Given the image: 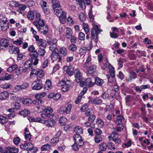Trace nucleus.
Wrapping results in <instances>:
<instances>
[{
    "instance_id": "12",
    "label": "nucleus",
    "mask_w": 153,
    "mask_h": 153,
    "mask_svg": "<svg viewBox=\"0 0 153 153\" xmlns=\"http://www.w3.org/2000/svg\"><path fill=\"white\" fill-rule=\"evenodd\" d=\"M19 151L18 148L15 147H7L4 151L3 153H17Z\"/></svg>"
},
{
    "instance_id": "24",
    "label": "nucleus",
    "mask_w": 153,
    "mask_h": 153,
    "mask_svg": "<svg viewBox=\"0 0 153 153\" xmlns=\"http://www.w3.org/2000/svg\"><path fill=\"white\" fill-rule=\"evenodd\" d=\"M52 86L51 84V82L49 79H47L44 85V88L45 90H48L51 89Z\"/></svg>"
},
{
    "instance_id": "40",
    "label": "nucleus",
    "mask_w": 153,
    "mask_h": 153,
    "mask_svg": "<svg viewBox=\"0 0 153 153\" xmlns=\"http://www.w3.org/2000/svg\"><path fill=\"white\" fill-rule=\"evenodd\" d=\"M27 17L30 20H33L34 19V12L32 11H30L28 13Z\"/></svg>"
},
{
    "instance_id": "32",
    "label": "nucleus",
    "mask_w": 153,
    "mask_h": 153,
    "mask_svg": "<svg viewBox=\"0 0 153 153\" xmlns=\"http://www.w3.org/2000/svg\"><path fill=\"white\" fill-rule=\"evenodd\" d=\"M25 138L26 140H30L31 138V135L27 129L26 128L25 129Z\"/></svg>"
},
{
    "instance_id": "41",
    "label": "nucleus",
    "mask_w": 153,
    "mask_h": 153,
    "mask_svg": "<svg viewBox=\"0 0 153 153\" xmlns=\"http://www.w3.org/2000/svg\"><path fill=\"white\" fill-rule=\"evenodd\" d=\"M60 53L62 54L64 56H66L67 53V50L66 48L65 47L61 48L59 50Z\"/></svg>"
},
{
    "instance_id": "8",
    "label": "nucleus",
    "mask_w": 153,
    "mask_h": 153,
    "mask_svg": "<svg viewBox=\"0 0 153 153\" xmlns=\"http://www.w3.org/2000/svg\"><path fill=\"white\" fill-rule=\"evenodd\" d=\"M33 24L38 29L40 27H42L44 26L45 28H48L47 25L45 24L44 21L43 19L34 21L33 22Z\"/></svg>"
},
{
    "instance_id": "26",
    "label": "nucleus",
    "mask_w": 153,
    "mask_h": 153,
    "mask_svg": "<svg viewBox=\"0 0 153 153\" xmlns=\"http://www.w3.org/2000/svg\"><path fill=\"white\" fill-rule=\"evenodd\" d=\"M28 51H30L31 53H34L33 55L35 56H38V54L37 51L35 50V48L33 45H30L28 48Z\"/></svg>"
},
{
    "instance_id": "61",
    "label": "nucleus",
    "mask_w": 153,
    "mask_h": 153,
    "mask_svg": "<svg viewBox=\"0 0 153 153\" xmlns=\"http://www.w3.org/2000/svg\"><path fill=\"white\" fill-rule=\"evenodd\" d=\"M13 141L15 145H18L20 142V139L19 137H16L13 139Z\"/></svg>"
},
{
    "instance_id": "63",
    "label": "nucleus",
    "mask_w": 153,
    "mask_h": 153,
    "mask_svg": "<svg viewBox=\"0 0 153 153\" xmlns=\"http://www.w3.org/2000/svg\"><path fill=\"white\" fill-rule=\"evenodd\" d=\"M40 3L42 8L47 7V2L44 0H41L40 1Z\"/></svg>"
},
{
    "instance_id": "21",
    "label": "nucleus",
    "mask_w": 153,
    "mask_h": 153,
    "mask_svg": "<svg viewBox=\"0 0 153 153\" xmlns=\"http://www.w3.org/2000/svg\"><path fill=\"white\" fill-rule=\"evenodd\" d=\"M8 43L7 40L5 39H1L0 42V48L3 49L4 48H6L8 47Z\"/></svg>"
},
{
    "instance_id": "31",
    "label": "nucleus",
    "mask_w": 153,
    "mask_h": 153,
    "mask_svg": "<svg viewBox=\"0 0 153 153\" xmlns=\"http://www.w3.org/2000/svg\"><path fill=\"white\" fill-rule=\"evenodd\" d=\"M108 137L109 140H111L112 139L113 141L118 137V135L116 132H113Z\"/></svg>"
},
{
    "instance_id": "27",
    "label": "nucleus",
    "mask_w": 153,
    "mask_h": 153,
    "mask_svg": "<svg viewBox=\"0 0 153 153\" xmlns=\"http://www.w3.org/2000/svg\"><path fill=\"white\" fill-rule=\"evenodd\" d=\"M69 82L68 81H66L62 88V90L63 92H66L69 88Z\"/></svg>"
},
{
    "instance_id": "49",
    "label": "nucleus",
    "mask_w": 153,
    "mask_h": 153,
    "mask_svg": "<svg viewBox=\"0 0 153 153\" xmlns=\"http://www.w3.org/2000/svg\"><path fill=\"white\" fill-rule=\"evenodd\" d=\"M72 33L71 29H67L65 31L66 36L67 38H70L72 36Z\"/></svg>"
},
{
    "instance_id": "5",
    "label": "nucleus",
    "mask_w": 153,
    "mask_h": 153,
    "mask_svg": "<svg viewBox=\"0 0 153 153\" xmlns=\"http://www.w3.org/2000/svg\"><path fill=\"white\" fill-rule=\"evenodd\" d=\"M32 70L30 74V76H33V75L35 74L38 77L42 78L45 75V72L43 70H40L38 68L33 69L31 68Z\"/></svg>"
},
{
    "instance_id": "52",
    "label": "nucleus",
    "mask_w": 153,
    "mask_h": 153,
    "mask_svg": "<svg viewBox=\"0 0 153 153\" xmlns=\"http://www.w3.org/2000/svg\"><path fill=\"white\" fill-rule=\"evenodd\" d=\"M18 66L16 65H14L9 67L7 69V71L10 72H11L12 71L16 69Z\"/></svg>"
},
{
    "instance_id": "11",
    "label": "nucleus",
    "mask_w": 153,
    "mask_h": 153,
    "mask_svg": "<svg viewBox=\"0 0 153 153\" xmlns=\"http://www.w3.org/2000/svg\"><path fill=\"white\" fill-rule=\"evenodd\" d=\"M100 29H92L91 35L93 39L97 43L98 41V35Z\"/></svg>"
},
{
    "instance_id": "59",
    "label": "nucleus",
    "mask_w": 153,
    "mask_h": 153,
    "mask_svg": "<svg viewBox=\"0 0 153 153\" xmlns=\"http://www.w3.org/2000/svg\"><path fill=\"white\" fill-rule=\"evenodd\" d=\"M48 60L47 59L45 60L41 65V67L42 68H45L48 66Z\"/></svg>"
},
{
    "instance_id": "64",
    "label": "nucleus",
    "mask_w": 153,
    "mask_h": 153,
    "mask_svg": "<svg viewBox=\"0 0 153 153\" xmlns=\"http://www.w3.org/2000/svg\"><path fill=\"white\" fill-rule=\"evenodd\" d=\"M67 23L69 26L73 24V21L72 18L68 17L67 19Z\"/></svg>"
},
{
    "instance_id": "18",
    "label": "nucleus",
    "mask_w": 153,
    "mask_h": 153,
    "mask_svg": "<svg viewBox=\"0 0 153 153\" xmlns=\"http://www.w3.org/2000/svg\"><path fill=\"white\" fill-rule=\"evenodd\" d=\"M43 123L47 127H51L53 126L56 122L53 119H48L44 120Z\"/></svg>"
},
{
    "instance_id": "17",
    "label": "nucleus",
    "mask_w": 153,
    "mask_h": 153,
    "mask_svg": "<svg viewBox=\"0 0 153 153\" xmlns=\"http://www.w3.org/2000/svg\"><path fill=\"white\" fill-rule=\"evenodd\" d=\"M9 93L6 91H3L0 93V100H5L9 97Z\"/></svg>"
},
{
    "instance_id": "53",
    "label": "nucleus",
    "mask_w": 153,
    "mask_h": 153,
    "mask_svg": "<svg viewBox=\"0 0 153 153\" xmlns=\"http://www.w3.org/2000/svg\"><path fill=\"white\" fill-rule=\"evenodd\" d=\"M68 49L70 51L74 52L76 50L77 47L75 45L72 44L68 46Z\"/></svg>"
},
{
    "instance_id": "50",
    "label": "nucleus",
    "mask_w": 153,
    "mask_h": 153,
    "mask_svg": "<svg viewBox=\"0 0 153 153\" xmlns=\"http://www.w3.org/2000/svg\"><path fill=\"white\" fill-rule=\"evenodd\" d=\"M7 118L1 115H0V123L4 124L6 123L7 121Z\"/></svg>"
},
{
    "instance_id": "29",
    "label": "nucleus",
    "mask_w": 153,
    "mask_h": 153,
    "mask_svg": "<svg viewBox=\"0 0 153 153\" xmlns=\"http://www.w3.org/2000/svg\"><path fill=\"white\" fill-rule=\"evenodd\" d=\"M95 84L97 85L101 86L104 83L103 80L99 77H96L94 79Z\"/></svg>"
},
{
    "instance_id": "51",
    "label": "nucleus",
    "mask_w": 153,
    "mask_h": 153,
    "mask_svg": "<svg viewBox=\"0 0 153 153\" xmlns=\"http://www.w3.org/2000/svg\"><path fill=\"white\" fill-rule=\"evenodd\" d=\"M87 51V48L85 47L81 48L79 51V53L81 55H85Z\"/></svg>"
},
{
    "instance_id": "42",
    "label": "nucleus",
    "mask_w": 153,
    "mask_h": 153,
    "mask_svg": "<svg viewBox=\"0 0 153 153\" xmlns=\"http://www.w3.org/2000/svg\"><path fill=\"white\" fill-rule=\"evenodd\" d=\"M47 95V93L45 92H43L40 93H38L36 94L34 96L35 98H41L45 97Z\"/></svg>"
},
{
    "instance_id": "25",
    "label": "nucleus",
    "mask_w": 153,
    "mask_h": 153,
    "mask_svg": "<svg viewBox=\"0 0 153 153\" xmlns=\"http://www.w3.org/2000/svg\"><path fill=\"white\" fill-rule=\"evenodd\" d=\"M52 2L53 9L59 8L61 6L60 2L58 0H52Z\"/></svg>"
},
{
    "instance_id": "46",
    "label": "nucleus",
    "mask_w": 153,
    "mask_h": 153,
    "mask_svg": "<svg viewBox=\"0 0 153 153\" xmlns=\"http://www.w3.org/2000/svg\"><path fill=\"white\" fill-rule=\"evenodd\" d=\"M96 124L100 128H102L103 126V122L101 119H97Z\"/></svg>"
},
{
    "instance_id": "37",
    "label": "nucleus",
    "mask_w": 153,
    "mask_h": 153,
    "mask_svg": "<svg viewBox=\"0 0 153 153\" xmlns=\"http://www.w3.org/2000/svg\"><path fill=\"white\" fill-rule=\"evenodd\" d=\"M74 131L75 133H78V134L83 133V130L81 127L80 126H76L74 128Z\"/></svg>"
},
{
    "instance_id": "48",
    "label": "nucleus",
    "mask_w": 153,
    "mask_h": 153,
    "mask_svg": "<svg viewBox=\"0 0 153 153\" xmlns=\"http://www.w3.org/2000/svg\"><path fill=\"white\" fill-rule=\"evenodd\" d=\"M107 145L105 143H101L99 146L100 149L102 151H105L106 150L107 148Z\"/></svg>"
},
{
    "instance_id": "62",
    "label": "nucleus",
    "mask_w": 153,
    "mask_h": 153,
    "mask_svg": "<svg viewBox=\"0 0 153 153\" xmlns=\"http://www.w3.org/2000/svg\"><path fill=\"white\" fill-rule=\"evenodd\" d=\"M13 106L14 107V108H15V109L16 110L19 109L21 107L20 103L17 102L13 103Z\"/></svg>"
},
{
    "instance_id": "54",
    "label": "nucleus",
    "mask_w": 153,
    "mask_h": 153,
    "mask_svg": "<svg viewBox=\"0 0 153 153\" xmlns=\"http://www.w3.org/2000/svg\"><path fill=\"white\" fill-rule=\"evenodd\" d=\"M33 100L30 98H27L24 100L22 103L25 105L31 104L32 103Z\"/></svg>"
},
{
    "instance_id": "55",
    "label": "nucleus",
    "mask_w": 153,
    "mask_h": 153,
    "mask_svg": "<svg viewBox=\"0 0 153 153\" xmlns=\"http://www.w3.org/2000/svg\"><path fill=\"white\" fill-rule=\"evenodd\" d=\"M23 42L22 39L19 38L16 40L14 41L13 42V43L17 45H20L22 44Z\"/></svg>"
},
{
    "instance_id": "44",
    "label": "nucleus",
    "mask_w": 153,
    "mask_h": 153,
    "mask_svg": "<svg viewBox=\"0 0 153 153\" xmlns=\"http://www.w3.org/2000/svg\"><path fill=\"white\" fill-rule=\"evenodd\" d=\"M30 56L34 60L33 63V65H37L38 64L39 62V59L37 58V56H35L34 55L32 54H31Z\"/></svg>"
},
{
    "instance_id": "4",
    "label": "nucleus",
    "mask_w": 153,
    "mask_h": 153,
    "mask_svg": "<svg viewBox=\"0 0 153 153\" xmlns=\"http://www.w3.org/2000/svg\"><path fill=\"white\" fill-rule=\"evenodd\" d=\"M57 40L56 39H50L47 41V43L50 45V49L53 52H59L57 48Z\"/></svg>"
},
{
    "instance_id": "9",
    "label": "nucleus",
    "mask_w": 153,
    "mask_h": 153,
    "mask_svg": "<svg viewBox=\"0 0 153 153\" xmlns=\"http://www.w3.org/2000/svg\"><path fill=\"white\" fill-rule=\"evenodd\" d=\"M58 52H53L51 55V58L53 62L57 60V62H60V61L62 60V57L59 55Z\"/></svg>"
},
{
    "instance_id": "22",
    "label": "nucleus",
    "mask_w": 153,
    "mask_h": 153,
    "mask_svg": "<svg viewBox=\"0 0 153 153\" xmlns=\"http://www.w3.org/2000/svg\"><path fill=\"white\" fill-rule=\"evenodd\" d=\"M62 13H61V15L59 16V19L62 24H64L65 22L66 19V13L62 11Z\"/></svg>"
},
{
    "instance_id": "16",
    "label": "nucleus",
    "mask_w": 153,
    "mask_h": 153,
    "mask_svg": "<svg viewBox=\"0 0 153 153\" xmlns=\"http://www.w3.org/2000/svg\"><path fill=\"white\" fill-rule=\"evenodd\" d=\"M97 66L95 65H92L89 66L87 69V72L89 74H93L96 71Z\"/></svg>"
},
{
    "instance_id": "23",
    "label": "nucleus",
    "mask_w": 153,
    "mask_h": 153,
    "mask_svg": "<svg viewBox=\"0 0 153 153\" xmlns=\"http://www.w3.org/2000/svg\"><path fill=\"white\" fill-rule=\"evenodd\" d=\"M108 67L111 76L114 77L115 76V74L114 67L110 63H108Z\"/></svg>"
},
{
    "instance_id": "28",
    "label": "nucleus",
    "mask_w": 153,
    "mask_h": 153,
    "mask_svg": "<svg viewBox=\"0 0 153 153\" xmlns=\"http://www.w3.org/2000/svg\"><path fill=\"white\" fill-rule=\"evenodd\" d=\"M74 68L72 65L67 66L66 70L67 73L69 75H72L73 73Z\"/></svg>"
},
{
    "instance_id": "7",
    "label": "nucleus",
    "mask_w": 153,
    "mask_h": 153,
    "mask_svg": "<svg viewBox=\"0 0 153 153\" xmlns=\"http://www.w3.org/2000/svg\"><path fill=\"white\" fill-rule=\"evenodd\" d=\"M72 106L71 104H69L67 105L66 107H62L59 109V112L61 114L64 113L68 114L71 110Z\"/></svg>"
},
{
    "instance_id": "39",
    "label": "nucleus",
    "mask_w": 153,
    "mask_h": 153,
    "mask_svg": "<svg viewBox=\"0 0 153 153\" xmlns=\"http://www.w3.org/2000/svg\"><path fill=\"white\" fill-rule=\"evenodd\" d=\"M54 13L55 14L57 15L58 16L59 15H61V13H62V10L61 8H55L53 9Z\"/></svg>"
},
{
    "instance_id": "3",
    "label": "nucleus",
    "mask_w": 153,
    "mask_h": 153,
    "mask_svg": "<svg viewBox=\"0 0 153 153\" xmlns=\"http://www.w3.org/2000/svg\"><path fill=\"white\" fill-rule=\"evenodd\" d=\"M53 111V109L49 107H47L43 110V112L41 114V117L43 119L52 118L54 116L51 114Z\"/></svg>"
},
{
    "instance_id": "57",
    "label": "nucleus",
    "mask_w": 153,
    "mask_h": 153,
    "mask_svg": "<svg viewBox=\"0 0 153 153\" xmlns=\"http://www.w3.org/2000/svg\"><path fill=\"white\" fill-rule=\"evenodd\" d=\"M23 67H19L16 70L15 73L17 75H19L23 72Z\"/></svg>"
},
{
    "instance_id": "43",
    "label": "nucleus",
    "mask_w": 153,
    "mask_h": 153,
    "mask_svg": "<svg viewBox=\"0 0 153 153\" xmlns=\"http://www.w3.org/2000/svg\"><path fill=\"white\" fill-rule=\"evenodd\" d=\"M0 22L1 24H4L5 22L8 23L7 18L4 15H0Z\"/></svg>"
},
{
    "instance_id": "36",
    "label": "nucleus",
    "mask_w": 153,
    "mask_h": 153,
    "mask_svg": "<svg viewBox=\"0 0 153 153\" xmlns=\"http://www.w3.org/2000/svg\"><path fill=\"white\" fill-rule=\"evenodd\" d=\"M123 120V116L120 115L117 116L116 121V124L119 125H120Z\"/></svg>"
},
{
    "instance_id": "35",
    "label": "nucleus",
    "mask_w": 153,
    "mask_h": 153,
    "mask_svg": "<svg viewBox=\"0 0 153 153\" xmlns=\"http://www.w3.org/2000/svg\"><path fill=\"white\" fill-rule=\"evenodd\" d=\"M80 8L82 9H84L85 8V4L84 0H76Z\"/></svg>"
},
{
    "instance_id": "13",
    "label": "nucleus",
    "mask_w": 153,
    "mask_h": 153,
    "mask_svg": "<svg viewBox=\"0 0 153 153\" xmlns=\"http://www.w3.org/2000/svg\"><path fill=\"white\" fill-rule=\"evenodd\" d=\"M88 102L90 104H94L97 105H100L102 103V100L99 97H96L93 100H89L88 101Z\"/></svg>"
},
{
    "instance_id": "34",
    "label": "nucleus",
    "mask_w": 153,
    "mask_h": 153,
    "mask_svg": "<svg viewBox=\"0 0 153 153\" xmlns=\"http://www.w3.org/2000/svg\"><path fill=\"white\" fill-rule=\"evenodd\" d=\"M30 111L27 109H25L19 112V114L25 117L30 114Z\"/></svg>"
},
{
    "instance_id": "60",
    "label": "nucleus",
    "mask_w": 153,
    "mask_h": 153,
    "mask_svg": "<svg viewBox=\"0 0 153 153\" xmlns=\"http://www.w3.org/2000/svg\"><path fill=\"white\" fill-rule=\"evenodd\" d=\"M10 84L8 83H4L0 85V87L1 88L6 89L10 88Z\"/></svg>"
},
{
    "instance_id": "10",
    "label": "nucleus",
    "mask_w": 153,
    "mask_h": 153,
    "mask_svg": "<svg viewBox=\"0 0 153 153\" xmlns=\"http://www.w3.org/2000/svg\"><path fill=\"white\" fill-rule=\"evenodd\" d=\"M9 52L11 54H18L20 53L19 48L13 45H10L9 47Z\"/></svg>"
},
{
    "instance_id": "30",
    "label": "nucleus",
    "mask_w": 153,
    "mask_h": 153,
    "mask_svg": "<svg viewBox=\"0 0 153 153\" xmlns=\"http://www.w3.org/2000/svg\"><path fill=\"white\" fill-rule=\"evenodd\" d=\"M45 40L42 39H39L37 41V45L38 46H41L43 48H45L46 47L47 45L44 43Z\"/></svg>"
},
{
    "instance_id": "58",
    "label": "nucleus",
    "mask_w": 153,
    "mask_h": 153,
    "mask_svg": "<svg viewBox=\"0 0 153 153\" xmlns=\"http://www.w3.org/2000/svg\"><path fill=\"white\" fill-rule=\"evenodd\" d=\"M39 53L41 56H43L45 53V49L40 48L38 50Z\"/></svg>"
},
{
    "instance_id": "56",
    "label": "nucleus",
    "mask_w": 153,
    "mask_h": 153,
    "mask_svg": "<svg viewBox=\"0 0 153 153\" xmlns=\"http://www.w3.org/2000/svg\"><path fill=\"white\" fill-rule=\"evenodd\" d=\"M94 139L95 142L98 143L102 141V138L100 136L97 135L95 137Z\"/></svg>"
},
{
    "instance_id": "20",
    "label": "nucleus",
    "mask_w": 153,
    "mask_h": 153,
    "mask_svg": "<svg viewBox=\"0 0 153 153\" xmlns=\"http://www.w3.org/2000/svg\"><path fill=\"white\" fill-rule=\"evenodd\" d=\"M89 17L90 19L91 22H92V25L93 26V29H99L100 27L95 22L94 20V16L93 15H89Z\"/></svg>"
},
{
    "instance_id": "14",
    "label": "nucleus",
    "mask_w": 153,
    "mask_h": 153,
    "mask_svg": "<svg viewBox=\"0 0 153 153\" xmlns=\"http://www.w3.org/2000/svg\"><path fill=\"white\" fill-rule=\"evenodd\" d=\"M75 73L76 82L78 83L80 82L82 79V77L79 69H76L75 70Z\"/></svg>"
},
{
    "instance_id": "1",
    "label": "nucleus",
    "mask_w": 153,
    "mask_h": 153,
    "mask_svg": "<svg viewBox=\"0 0 153 153\" xmlns=\"http://www.w3.org/2000/svg\"><path fill=\"white\" fill-rule=\"evenodd\" d=\"M73 139L74 143L72 146V149L74 151H77L84 145V143L81 136L79 134H74Z\"/></svg>"
},
{
    "instance_id": "15",
    "label": "nucleus",
    "mask_w": 153,
    "mask_h": 153,
    "mask_svg": "<svg viewBox=\"0 0 153 153\" xmlns=\"http://www.w3.org/2000/svg\"><path fill=\"white\" fill-rule=\"evenodd\" d=\"M85 115L87 116H89L88 118V120L90 122H93L94 121L96 118V116L94 114H92L91 111H86L85 113Z\"/></svg>"
},
{
    "instance_id": "2",
    "label": "nucleus",
    "mask_w": 153,
    "mask_h": 153,
    "mask_svg": "<svg viewBox=\"0 0 153 153\" xmlns=\"http://www.w3.org/2000/svg\"><path fill=\"white\" fill-rule=\"evenodd\" d=\"M20 148L27 151V153H36L37 149L34 147L33 144L31 143H24L20 146Z\"/></svg>"
},
{
    "instance_id": "6",
    "label": "nucleus",
    "mask_w": 153,
    "mask_h": 153,
    "mask_svg": "<svg viewBox=\"0 0 153 153\" xmlns=\"http://www.w3.org/2000/svg\"><path fill=\"white\" fill-rule=\"evenodd\" d=\"M41 81V79L38 78L35 80L32 84V89L39 90L42 89L43 87V84Z\"/></svg>"
},
{
    "instance_id": "47",
    "label": "nucleus",
    "mask_w": 153,
    "mask_h": 153,
    "mask_svg": "<svg viewBox=\"0 0 153 153\" xmlns=\"http://www.w3.org/2000/svg\"><path fill=\"white\" fill-rule=\"evenodd\" d=\"M36 99L33 101L32 103L35 105H38L41 104L42 102V99L39 98H35Z\"/></svg>"
},
{
    "instance_id": "19",
    "label": "nucleus",
    "mask_w": 153,
    "mask_h": 153,
    "mask_svg": "<svg viewBox=\"0 0 153 153\" xmlns=\"http://www.w3.org/2000/svg\"><path fill=\"white\" fill-rule=\"evenodd\" d=\"M94 82L95 81H94V78H91L88 77L85 80L86 84L89 87L93 86L94 85Z\"/></svg>"
},
{
    "instance_id": "33",
    "label": "nucleus",
    "mask_w": 153,
    "mask_h": 153,
    "mask_svg": "<svg viewBox=\"0 0 153 153\" xmlns=\"http://www.w3.org/2000/svg\"><path fill=\"white\" fill-rule=\"evenodd\" d=\"M51 146L50 144H45L42 146L41 149L42 151L49 150L51 149Z\"/></svg>"
},
{
    "instance_id": "45",
    "label": "nucleus",
    "mask_w": 153,
    "mask_h": 153,
    "mask_svg": "<svg viewBox=\"0 0 153 153\" xmlns=\"http://www.w3.org/2000/svg\"><path fill=\"white\" fill-rule=\"evenodd\" d=\"M67 122V119L65 117H61L59 120V122L61 126H64Z\"/></svg>"
},
{
    "instance_id": "38",
    "label": "nucleus",
    "mask_w": 153,
    "mask_h": 153,
    "mask_svg": "<svg viewBox=\"0 0 153 153\" xmlns=\"http://www.w3.org/2000/svg\"><path fill=\"white\" fill-rule=\"evenodd\" d=\"M19 3L16 1H10L9 5L10 7H18Z\"/></svg>"
}]
</instances>
